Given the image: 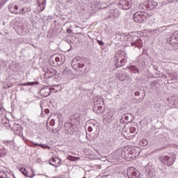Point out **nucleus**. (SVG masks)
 Listing matches in <instances>:
<instances>
[{
  "label": "nucleus",
  "mask_w": 178,
  "mask_h": 178,
  "mask_svg": "<svg viewBox=\"0 0 178 178\" xmlns=\"http://www.w3.org/2000/svg\"><path fill=\"white\" fill-rule=\"evenodd\" d=\"M40 93L44 97H49V94H51V89L49 88H44L40 90Z\"/></svg>",
  "instance_id": "dca6fc26"
},
{
  "label": "nucleus",
  "mask_w": 178,
  "mask_h": 178,
  "mask_svg": "<svg viewBox=\"0 0 178 178\" xmlns=\"http://www.w3.org/2000/svg\"><path fill=\"white\" fill-rule=\"evenodd\" d=\"M63 58H65V56L57 55V56H56L55 58V62H56L57 63H58V62H60V63H63V62H65Z\"/></svg>",
  "instance_id": "f3484780"
},
{
  "label": "nucleus",
  "mask_w": 178,
  "mask_h": 178,
  "mask_svg": "<svg viewBox=\"0 0 178 178\" xmlns=\"http://www.w3.org/2000/svg\"><path fill=\"white\" fill-rule=\"evenodd\" d=\"M20 172L22 173V175H24V176H25L26 177H30V178H33L35 176V174L34 173V171L31 170V173L32 174H29V172L27 171V170H26V168H22L20 169Z\"/></svg>",
  "instance_id": "4468645a"
},
{
  "label": "nucleus",
  "mask_w": 178,
  "mask_h": 178,
  "mask_svg": "<svg viewBox=\"0 0 178 178\" xmlns=\"http://www.w3.org/2000/svg\"><path fill=\"white\" fill-rule=\"evenodd\" d=\"M5 109L2 106V104H0V115H2L4 112Z\"/></svg>",
  "instance_id": "bb28decb"
},
{
  "label": "nucleus",
  "mask_w": 178,
  "mask_h": 178,
  "mask_svg": "<svg viewBox=\"0 0 178 178\" xmlns=\"http://www.w3.org/2000/svg\"><path fill=\"white\" fill-rule=\"evenodd\" d=\"M8 10L10 13L13 15H19L20 13V10H19V6H16L15 4H9L8 5Z\"/></svg>",
  "instance_id": "f8f14e48"
},
{
  "label": "nucleus",
  "mask_w": 178,
  "mask_h": 178,
  "mask_svg": "<svg viewBox=\"0 0 178 178\" xmlns=\"http://www.w3.org/2000/svg\"><path fill=\"white\" fill-rule=\"evenodd\" d=\"M156 77L158 78V77H160V78H161V79H166V76L165 75V74H159L158 72H157V76H156Z\"/></svg>",
  "instance_id": "393cba45"
},
{
  "label": "nucleus",
  "mask_w": 178,
  "mask_h": 178,
  "mask_svg": "<svg viewBox=\"0 0 178 178\" xmlns=\"http://www.w3.org/2000/svg\"><path fill=\"white\" fill-rule=\"evenodd\" d=\"M142 33H143V34H147V33H148V31H147V30H143V31H142Z\"/></svg>",
  "instance_id": "e433bc0d"
},
{
  "label": "nucleus",
  "mask_w": 178,
  "mask_h": 178,
  "mask_svg": "<svg viewBox=\"0 0 178 178\" xmlns=\"http://www.w3.org/2000/svg\"><path fill=\"white\" fill-rule=\"evenodd\" d=\"M143 37H147V35H143Z\"/></svg>",
  "instance_id": "ea45409f"
},
{
  "label": "nucleus",
  "mask_w": 178,
  "mask_h": 178,
  "mask_svg": "<svg viewBox=\"0 0 178 178\" xmlns=\"http://www.w3.org/2000/svg\"><path fill=\"white\" fill-rule=\"evenodd\" d=\"M50 126H55V120H51L49 122Z\"/></svg>",
  "instance_id": "c85d7f7f"
},
{
  "label": "nucleus",
  "mask_w": 178,
  "mask_h": 178,
  "mask_svg": "<svg viewBox=\"0 0 178 178\" xmlns=\"http://www.w3.org/2000/svg\"><path fill=\"white\" fill-rule=\"evenodd\" d=\"M0 178H8V175L3 171H0Z\"/></svg>",
  "instance_id": "b1692460"
},
{
  "label": "nucleus",
  "mask_w": 178,
  "mask_h": 178,
  "mask_svg": "<svg viewBox=\"0 0 178 178\" xmlns=\"http://www.w3.org/2000/svg\"><path fill=\"white\" fill-rule=\"evenodd\" d=\"M69 161H80V157H74L73 156H70L68 157Z\"/></svg>",
  "instance_id": "5701e85b"
},
{
  "label": "nucleus",
  "mask_w": 178,
  "mask_h": 178,
  "mask_svg": "<svg viewBox=\"0 0 178 178\" xmlns=\"http://www.w3.org/2000/svg\"><path fill=\"white\" fill-rule=\"evenodd\" d=\"M20 10L19 15H24L25 13H27V12H30L31 9L29 7H24Z\"/></svg>",
  "instance_id": "6ab92c4d"
},
{
  "label": "nucleus",
  "mask_w": 178,
  "mask_h": 178,
  "mask_svg": "<svg viewBox=\"0 0 178 178\" xmlns=\"http://www.w3.org/2000/svg\"><path fill=\"white\" fill-rule=\"evenodd\" d=\"M147 17L148 14L145 11H138L134 15V20L136 23H144Z\"/></svg>",
  "instance_id": "f03ea898"
},
{
  "label": "nucleus",
  "mask_w": 178,
  "mask_h": 178,
  "mask_svg": "<svg viewBox=\"0 0 178 178\" xmlns=\"http://www.w3.org/2000/svg\"><path fill=\"white\" fill-rule=\"evenodd\" d=\"M17 126H19V125H17V124H15L14 125H13V132L14 133H17V131H16V127H17Z\"/></svg>",
  "instance_id": "c756f323"
},
{
  "label": "nucleus",
  "mask_w": 178,
  "mask_h": 178,
  "mask_svg": "<svg viewBox=\"0 0 178 178\" xmlns=\"http://www.w3.org/2000/svg\"><path fill=\"white\" fill-rule=\"evenodd\" d=\"M33 147H42V148H44V146L42 145H38V143H33Z\"/></svg>",
  "instance_id": "7c9ffc66"
},
{
  "label": "nucleus",
  "mask_w": 178,
  "mask_h": 178,
  "mask_svg": "<svg viewBox=\"0 0 178 178\" xmlns=\"http://www.w3.org/2000/svg\"><path fill=\"white\" fill-rule=\"evenodd\" d=\"M6 2H8V0H2V2L0 3V8L3 6Z\"/></svg>",
  "instance_id": "cd10ccee"
},
{
  "label": "nucleus",
  "mask_w": 178,
  "mask_h": 178,
  "mask_svg": "<svg viewBox=\"0 0 178 178\" xmlns=\"http://www.w3.org/2000/svg\"><path fill=\"white\" fill-rule=\"evenodd\" d=\"M118 58H120V64H118V67H122V66H124L126 62H127V54L126 52L123 51H118Z\"/></svg>",
  "instance_id": "423d86ee"
},
{
  "label": "nucleus",
  "mask_w": 178,
  "mask_h": 178,
  "mask_svg": "<svg viewBox=\"0 0 178 178\" xmlns=\"http://www.w3.org/2000/svg\"><path fill=\"white\" fill-rule=\"evenodd\" d=\"M139 145H140L141 147H145L148 145V140H147V139H142L139 142Z\"/></svg>",
  "instance_id": "aec40b11"
},
{
  "label": "nucleus",
  "mask_w": 178,
  "mask_h": 178,
  "mask_svg": "<svg viewBox=\"0 0 178 178\" xmlns=\"http://www.w3.org/2000/svg\"><path fill=\"white\" fill-rule=\"evenodd\" d=\"M131 47H136V42H133L131 43Z\"/></svg>",
  "instance_id": "4c0bfd02"
},
{
  "label": "nucleus",
  "mask_w": 178,
  "mask_h": 178,
  "mask_svg": "<svg viewBox=\"0 0 178 178\" xmlns=\"http://www.w3.org/2000/svg\"><path fill=\"white\" fill-rule=\"evenodd\" d=\"M156 6V2L152 0L148 1L147 3H146V8L149 10H152V9H155Z\"/></svg>",
  "instance_id": "2eb2a0df"
},
{
  "label": "nucleus",
  "mask_w": 178,
  "mask_h": 178,
  "mask_svg": "<svg viewBox=\"0 0 178 178\" xmlns=\"http://www.w3.org/2000/svg\"><path fill=\"white\" fill-rule=\"evenodd\" d=\"M49 164L52 165V166H54V168H58V166H60V164L62 163L60 159L58 157H51L49 160Z\"/></svg>",
  "instance_id": "9d476101"
},
{
  "label": "nucleus",
  "mask_w": 178,
  "mask_h": 178,
  "mask_svg": "<svg viewBox=\"0 0 178 178\" xmlns=\"http://www.w3.org/2000/svg\"><path fill=\"white\" fill-rule=\"evenodd\" d=\"M72 66L75 70H77V67L82 69L84 67V62L80 57H76L72 60Z\"/></svg>",
  "instance_id": "20e7f679"
},
{
  "label": "nucleus",
  "mask_w": 178,
  "mask_h": 178,
  "mask_svg": "<svg viewBox=\"0 0 178 178\" xmlns=\"http://www.w3.org/2000/svg\"><path fill=\"white\" fill-rule=\"evenodd\" d=\"M8 154V150L5 149V147H3L2 149H0V156H5Z\"/></svg>",
  "instance_id": "412c9836"
},
{
  "label": "nucleus",
  "mask_w": 178,
  "mask_h": 178,
  "mask_svg": "<svg viewBox=\"0 0 178 178\" xmlns=\"http://www.w3.org/2000/svg\"><path fill=\"white\" fill-rule=\"evenodd\" d=\"M88 131H89V133H91V131H92V127H88Z\"/></svg>",
  "instance_id": "72a5a7b5"
},
{
  "label": "nucleus",
  "mask_w": 178,
  "mask_h": 178,
  "mask_svg": "<svg viewBox=\"0 0 178 178\" xmlns=\"http://www.w3.org/2000/svg\"><path fill=\"white\" fill-rule=\"evenodd\" d=\"M3 144H5V145H10L12 144V140H4Z\"/></svg>",
  "instance_id": "a878e982"
},
{
  "label": "nucleus",
  "mask_w": 178,
  "mask_h": 178,
  "mask_svg": "<svg viewBox=\"0 0 178 178\" xmlns=\"http://www.w3.org/2000/svg\"><path fill=\"white\" fill-rule=\"evenodd\" d=\"M115 115H116V111L111 110L104 115V119L107 122V123H111L112 120H113Z\"/></svg>",
  "instance_id": "0eeeda50"
},
{
  "label": "nucleus",
  "mask_w": 178,
  "mask_h": 178,
  "mask_svg": "<svg viewBox=\"0 0 178 178\" xmlns=\"http://www.w3.org/2000/svg\"><path fill=\"white\" fill-rule=\"evenodd\" d=\"M126 152L132 156H138V155H140V147H129L128 150L127 149H124L121 152L122 158H126V156H127V154Z\"/></svg>",
  "instance_id": "f257e3e1"
},
{
  "label": "nucleus",
  "mask_w": 178,
  "mask_h": 178,
  "mask_svg": "<svg viewBox=\"0 0 178 178\" xmlns=\"http://www.w3.org/2000/svg\"><path fill=\"white\" fill-rule=\"evenodd\" d=\"M169 42L172 46L175 45V44H178V31L172 33Z\"/></svg>",
  "instance_id": "9b49d317"
},
{
  "label": "nucleus",
  "mask_w": 178,
  "mask_h": 178,
  "mask_svg": "<svg viewBox=\"0 0 178 178\" xmlns=\"http://www.w3.org/2000/svg\"><path fill=\"white\" fill-rule=\"evenodd\" d=\"M93 111L97 113V115H101L103 113L102 106H99L97 107H94Z\"/></svg>",
  "instance_id": "a211bd4d"
},
{
  "label": "nucleus",
  "mask_w": 178,
  "mask_h": 178,
  "mask_svg": "<svg viewBox=\"0 0 178 178\" xmlns=\"http://www.w3.org/2000/svg\"><path fill=\"white\" fill-rule=\"evenodd\" d=\"M135 95H136V96L140 95V92H135Z\"/></svg>",
  "instance_id": "58836bf2"
},
{
  "label": "nucleus",
  "mask_w": 178,
  "mask_h": 178,
  "mask_svg": "<svg viewBox=\"0 0 178 178\" xmlns=\"http://www.w3.org/2000/svg\"><path fill=\"white\" fill-rule=\"evenodd\" d=\"M47 5V0H38V12H42L45 9Z\"/></svg>",
  "instance_id": "ddd939ff"
},
{
  "label": "nucleus",
  "mask_w": 178,
  "mask_h": 178,
  "mask_svg": "<svg viewBox=\"0 0 178 178\" xmlns=\"http://www.w3.org/2000/svg\"><path fill=\"white\" fill-rule=\"evenodd\" d=\"M127 175L129 178H140L138 171L134 168H129L127 169Z\"/></svg>",
  "instance_id": "6e6552de"
},
{
  "label": "nucleus",
  "mask_w": 178,
  "mask_h": 178,
  "mask_svg": "<svg viewBox=\"0 0 178 178\" xmlns=\"http://www.w3.org/2000/svg\"><path fill=\"white\" fill-rule=\"evenodd\" d=\"M97 44H99V45H104V43L102 40H97Z\"/></svg>",
  "instance_id": "2f4dec72"
},
{
  "label": "nucleus",
  "mask_w": 178,
  "mask_h": 178,
  "mask_svg": "<svg viewBox=\"0 0 178 178\" xmlns=\"http://www.w3.org/2000/svg\"><path fill=\"white\" fill-rule=\"evenodd\" d=\"M136 131L137 128L134 127H125L124 131V136L125 138H127V140H133V138H134V135L130 134H134V133H136Z\"/></svg>",
  "instance_id": "7ed1b4c3"
},
{
  "label": "nucleus",
  "mask_w": 178,
  "mask_h": 178,
  "mask_svg": "<svg viewBox=\"0 0 178 178\" xmlns=\"http://www.w3.org/2000/svg\"><path fill=\"white\" fill-rule=\"evenodd\" d=\"M119 79L121 81H123L124 80H126V76H124V77H120V75L119 76Z\"/></svg>",
  "instance_id": "473e14b6"
},
{
  "label": "nucleus",
  "mask_w": 178,
  "mask_h": 178,
  "mask_svg": "<svg viewBox=\"0 0 178 178\" xmlns=\"http://www.w3.org/2000/svg\"><path fill=\"white\" fill-rule=\"evenodd\" d=\"M119 8H121L124 10H127L131 8V0H122L118 4Z\"/></svg>",
  "instance_id": "1a4fd4ad"
},
{
  "label": "nucleus",
  "mask_w": 178,
  "mask_h": 178,
  "mask_svg": "<svg viewBox=\"0 0 178 178\" xmlns=\"http://www.w3.org/2000/svg\"><path fill=\"white\" fill-rule=\"evenodd\" d=\"M37 84H39V83L38 81H34L23 83L22 86H37Z\"/></svg>",
  "instance_id": "4be33fe9"
},
{
  "label": "nucleus",
  "mask_w": 178,
  "mask_h": 178,
  "mask_svg": "<svg viewBox=\"0 0 178 178\" xmlns=\"http://www.w3.org/2000/svg\"><path fill=\"white\" fill-rule=\"evenodd\" d=\"M66 32H67L68 34H70V33H72V29H67V30H66Z\"/></svg>",
  "instance_id": "c9c22d12"
},
{
  "label": "nucleus",
  "mask_w": 178,
  "mask_h": 178,
  "mask_svg": "<svg viewBox=\"0 0 178 178\" xmlns=\"http://www.w3.org/2000/svg\"><path fill=\"white\" fill-rule=\"evenodd\" d=\"M159 160L163 165H167V166H172L175 162V159L173 157H169V156H160Z\"/></svg>",
  "instance_id": "39448f33"
},
{
  "label": "nucleus",
  "mask_w": 178,
  "mask_h": 178,
  "mask_svg": "<svg viewBox=\"0 0 178 178\" xmlns=\"http://www.w3.org/2000/svg\"><path fill=\"white\" fill-rule=\"evenodd\" d=\"M44 113L48 115V113H49V109H48V108L44 109Z\"/></svg>",
  "instance_id": "f704fd0d"
}]
</instances>
